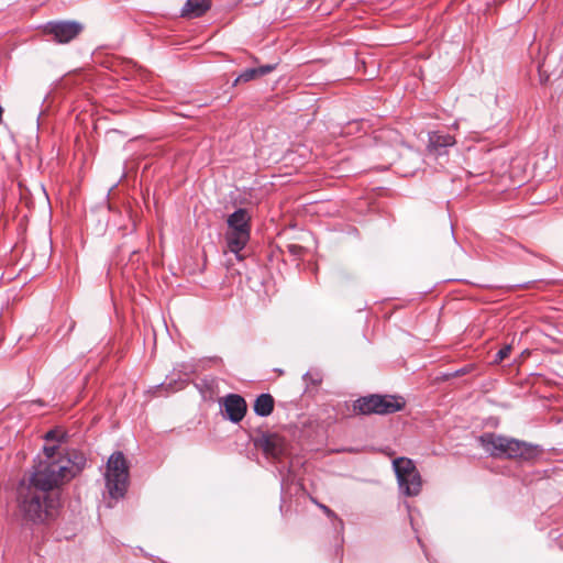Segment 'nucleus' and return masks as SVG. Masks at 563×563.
<instances>
[{
  "label": "nucleus",
  "mask_w": 563,
  "mask_h": 563,
  "mask_svg": "<svg viewBox=\"0 0 563 563\" xmlns=\"http://www.w3.org/2000/svg\"><path fill=\"white\" fill-rule=\"evenodd\" d=\"M87 465L86 455L76 449H60L57 444H44L42 452L33 460L22 484L29 489L51 493L62 489L71 482Z\"/></svg>",
  "instance_id": "f257e3e1"
},
{
  "label": "nucleus",
  "mask_w": 563,
  "mask_h": 563,
  "mask_svg": "<svg viewBox=\"0 0 563 563\" xmlns=\"http://www.w3.org/2000/svg\"><path fill=\"white\" fill-rule=\"evenodd\" d=\"M477 441L486 453L496 459L532 463L543 453V449L538 444L494 432L483 433Z\"/></svg>",
  "instance_id": "f03ea898"
},
{
  "label": "nucleus",
  "mask_w": 563,
  "mask_h": 563,
  "mask_svg": "<svg viewBox=\"0 0 563 563\" xmlns=\"http://www.w3.org/2000/svg\"><path fill=\"white\" fill-rule=\"evenodd\" d=\"M20 515L27 521L43 522L59 507V495H18Z\"/></svg>",
  "instance_id": "7ed1b4c3"
},
{
  "label": "nucleus",
  "mask_w": 563,
  "mask_h": 563,
  "mask_svg": "<svg viewBox=\"0 0 563 563\" xmlns=\"http://www.w3.org/2000/svg\"><path fill=\"white\" fill-rule=\"evenodd\" d=\"M227 224L225 241L228 249L241 260L239 254L244 250L251 238V216L246 209L239 208L228 217Z\"/></svg>",
  "instance_id": "20e7f679"
},
{
  "label": "nucleus",
  "mask_w": 563,
  "mask_h": 563,
  "mask_svg": "<svg viewBox=\"0 0 563 563\" xmlns=\"http://www.w3.org/2000/svg\"><path fill=\"white\" fill-rule=\"evenodd\" d=\"M405 405L400 396L373 394L357 398L353 402V411L365 416L389 415L402 410Z\"/></svg>",
  "instance_id": "39448f33"
},
{
  "label": "nucleus",
  "mask_w": 563,
  "mask_h": 563,
  "mask_svg": "<svg viewBox=\"0 0 563 563\" xmlns=\"http://www.w3.org/2000/svg\"><path fill=\"white\" fill-rule=\"evenodd\" d=\"M108 493H126L129 484V467L121 452H114L108 460L106 472Z\"/></svg>",
  "instance_id": "423d86ee"
},
{
  "label": "nucleus",
  "mask_w": 563,
  "mask_h": 563,
  "mask_svg": "<svg viewBox=\"0 0 563 563\" xmlns=\"http://www.w3.org/2000/svg\"><path fill=\"white\" fill-rule=\"evenodd\" d=\"M393 467L402 493H419L421 490V475L412 460L397 457L393 461Z\"/></svg>",
  "instance_id": "0eeeda50"
},
{
  "label": "nucleus",
  "mask_w": 563,
  "mask_h": 563,
  "mask_svg": "<svg viewBox=\"0 0 563 563\" xmlns=\"http://www.w3.org/2000/svg\"><path fill=\"white\" fill-rule=\"evenodd\" d=\"M42 31L51 35L55 43L67 44L84 31V25L77 21H49L42 26Z\"/></svg>",
  "instance_id": "6e6552de"
},
{
  "label": "nucleus",
  "mask_w": 563,
  "mask_h": 563,
  "mask_svg": "<svg viewBox=\"0 0 563 563\" xmlns=\"http://www.w3.org/2000/svg\"><path fill=\"white\" fill-rule=\"evenodd\" d=\"M254 445L273 459H279L286 452V441L277 433H262L254 439Z\"/></svg>",
  "instance_id": "1a4fd4ad"
},
{
  "label": "nucleus",
  "mask_w": 563,
  "mask_h": 563,
  "mask_svg": "<svg viewBox=\"0 0 563 563\" xmlns=\"http://www.w3.org/2000/svg\"><path fill=\"white\" fill-rule=\"evenodd\" d=\"M224 409V416L233 423H239L245 417L247 405L245 399L238 394H229L220 401Z\"/></svg>",
  "instance_id": "9d476101"
},
{
  "label": "nucleus",
  "mask_w": 563,
  "mask_h": 563,
  "mask_svg": "<svg viewBox=\"0 0 563 563\" xmlns=\"http://www.w3.org/2000/svg\"><path fill=\"white\" fill-rule=\"evenodd\" d=\"M455 144V139L449 133L431 132L429 133V150L437 155H442L446 152L448 147Z\"/></svg>",
  "instance_id": "9b49d317"
},
{
  "label": "nucleus",
  "mask_w": 563,
  "mask_h": 563,
  "mask_svg": "<svg viewBox=\"0 0 563 563\" xmlns=\"http://www.w3.org/2000/svg\"><path fill=\"white\" fill-rule=\"evenodd\" d=\"M211 8V0H187L181 9L184 18H200Z\"/></svg>",
  "instance_id": "f8f14e48"
},
{
  "label": "nucleus",
  "mask_w": 563,
  "mask_h": 563,
  "mask_svg": "<svg viewBox=\"0 0 563 563\" xmlns=\"http://www.w3.org/2000/svg\"><path fill=\"white\" fill-rule=\"evenodd\" d=\"M277 67V64H267L260 67L247 68L243 70L234 80L233 85L236 86L240 82H249L256 78L263 77L272 71H274Z\"/></svg>",
  "instance_id": "ddd939ff"
},
{
  "label": "nucleus",
  "mask_w": 563,
  "mask_h": 563,
  "mask_svg": "<svg viewBox=\"0 0 563 563\" xmlns=\"http://www.w3.org/2000/svg\"><path fill=\"white\" fill-rule=\"evenodd\" d=\"M275 400L271 394H261L254 401V412L260 417H267L274 410Z\"/></svg>",
  "instance_id": "4468645a"
},
{
  "label": "nucleus",
  "mask_w": 563,
  "mask_h": 563,
  "mask_svg": "<svg viewBox=\"0 0 563 563\" xmlns=\"http://www.w3.org/2000/svg\"><path fill=\"white\" fill-rule=\"evenodd\" d=\"M43 439L45 444H57L62 449L60 444L66 442L67 433L63 429L55 428L47 431Z\"/></svg>",
  "instance_id": "2eb2a0df"
},
{
  "label": "nucleus",
  "mask_w": 563,
  "mask_h": 563,
  "mask_svg": "<svg viewBox=\"0 0 563 563\" xmlns=\"http://www.w3.org/2000/svg\"><path fill=\"white\" fill-rule=\"evenodd\" d=\"M302 378L306 383L318 386L322 382V374L317 369L308 371Z\"/></svg>",
  "instance_id": "dca6fc26"
},
{
  "label": "nucleus",
  "mask_w": 563,
  "mask_h": 563,
  "mask_svg": "<svg viewBox=\"0 0 563 563\" xmlns=\"http://www.w3.org/2000/svg\"><path fill=\"white\" fill-rule=\"evenodd\" d=\"M511 352V345H505L503 346L496 354H495V357H494V363H500L503 362L504 360H506L509 354Z\"/></svg>",
  "instance_id": "f3484780"
},
{
  "label": "nucleus",
  "mask_w": 563,
  "mask_h": 563,
  "mask_svg": "<svg viewBox=\"0 0 563 563\" xmlns=\"http://www.w3.org/2000/svg\"><path fill=\"white\" fill-rule=\"evenodd\" d=\"M174 383H175V385H176L175 387H172V385H173V384H172V382H170V383H168V387H169V388H172L173 390L181 389V388H183V386H184V382H179V383H178V382H176V380H175Z\"/></svg>",
  "instance_id": "a211bd4d"
},
{
  "label": "nucleus",
  "mask_w": 563,
  "mask_h": 563,
  "mask_svg": "<svg viewBox=\"0 0 563 563\" xmlns=\"http://www.w3.org/2000/svg\"><path fill=\"white\" fill-rule=\"evenodd\" d=\"M299 249H300V246H298V245H295V244L289 245V251L294 254H296Z\"/></svg>",
  "instance_id": "6ab92c4d"
},
{
  "label": "nucleus",
  "mask_w": 563,
  "mask_h": 563,
  "mask_svg": "<svg viewBox=\"0 0 563 563\" xmlns=\"http://www.w3.org/2000/svg\"><path fill=\"white\" fill-rule=\"evenodd\" d=\"M321 508L324 510V512L328 515V516H333V512L327 507V506H321Z\"/></svg>",
  "instance_id": "aec40b11"
}]
</instances>
